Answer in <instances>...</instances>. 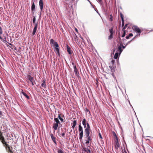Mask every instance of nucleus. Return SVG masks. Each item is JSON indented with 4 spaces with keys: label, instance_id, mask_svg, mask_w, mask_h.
<instances>
[{
    "label": "nucleus",
    "instance_id": "nucleus-1",
    "mask_svg": "<svg viewBox=\"0 0 153 153\" xmlns=\"http://www.w3.org/2000/svg\"><path fill=\"white\" fill-rule=\"evenodd\" d=\"M87 127L86 126V128H85V133H88L91 132L90 125L88 123H87Z\"/></svg>",
    "mask_w": 153,
    "mask_h": 153
},
{
    "label": "nucleus",
    "instance_id": "nucleus-2",
    "mask_svg": "<svg viewBox=\"0 0 153 153\" xmlns=\"http://www.w3.org/2000/svg\"><path fill=\"white\" fill-rule=\"evenodd\" d=\"M86 136V138H87V140L91 142L92 140V138L91 137V134L90 135V133H85Z\"/></svg>",
    "mask_w": 153,
    "mask_h": 153
},
{
    "label": "nucleus",
    "instance_id": "nucleus-3",
    "mask_svg": "<svg viewBox=\"0 0 153 153\" xmlns=\"http://www.w3.org/2000/svg\"><path fill=\"white\" fill-rule=\"evenodd\" d=\"M109 31L110 34L108 36V39L109 40H111L113 39V35L114 33V31L113 30V29H109Z\"/></svg>",
    "mask_w": 153,
    "mask_h": 153
},
{
    "label": "nucleus",
    "instance_id": "nucleus-4",
    "mask_svg": "<svg viewBox=\"0 0 153 153\" xmlns=\"http://www.w3.org/2000/svg\"><path fill=\"white\" fill-rule=\"evenodd\" d=\"M0 140L4 146L7 144L4 137L2 135V134H1V135H0Z\"/></svg>",
    "mask_w": 153,
    "mask_h": 153
},
{
    "label": "nucleus",
    "instance_id": "nucleus-5",
    "mask_svg": "<svg viewBox=\"0 0 153 153\" xmlns=\"http://www.w3.org/2000/svg\"><path fill=\"white\" fill-rule=\"evenodd\" d=\"M0 140L4 146L7 144L4 137L2 135V134H1V135H0Z\"/></svg>",
    "mask_w": 153,
    "mask_h": 153
},
{
    "label": "nucleus",
    "instance_id": "nucleus-6",
    "mask_svg": "<svg viewBox=\"0 0 153 153\" xmlns=\"http://www.w3.org/2000/svg\"><path fill=\"white\" fill-rule=\"evenodd\" d=\"M0 140L4 146L7 144L4 137L2 135V134H1V135H0Z\"/></svg>",
    "mask_w": 153,
    "mask_h": 153
},
{
    "label": "nucleus",
    "instance_id": "nucleus-7",
    "mask_svg": "<svg viewBox=\"0 0 153 153\" xmlns=\"http://www.w3.org/2000/svg\"><path fill=\"white\" fill-rule=\"evenodd\" d=\"M0 140L4 146L7 144L4 137L2 135V134H1V135H0Z\"/></svg>",
    "mask_w": 153,
    "mask_h": 153
},
{
    "label": "nucleus",
    "instance_id": "nucleus-8",
    "mask_svg": "<svg viewBox=\"0 0 153 153\" xmlns=\"http://www.w3.org/2000/svg\"><path fill=\"white\" fill-rule=\"evenodd\" d=\"M121 33H123L121 35L120 33H119V35H118V38L120 40H121L120 37H124L126 35V31L124 30V29H122L121 32Z\"/></svg>",
    "mask_w": 153,
    "mask_h": 153
},
{
    "label": "nucleus",
    "instance_id": "nucleus-9",
    "mask_svg": "<svg viewBox=\"0 0 153 153\" xmlns=\"http://www.w3.org/2000/svg\"><path fill=\"white\" fill-rule=\"evenodd\" d=\"M121 33H123L121 35L120 33H119V35H118V38L120 40H121L120 37H124L126 35V31L124 30V29H122L121 32Z\"/></svg>",
    "mask_w": 153,
    "mask_h": 153
},
{
    "label": "nucleus",
    "instance_id": "nucleus-10",
    "mask_svg": "<svg viewBox=\"0 0 153 153\" xmlns=\"http://www.w3.org/2000/svg\"><path fill=\"white\" fill-rule=\"evenodd\" d=\"M115 146L116 149H118L120 147V144L119 143L118 139H114Z\"/></svg>",
    "mask_w": 153,
    "mask_h": 153
},
{
    "label": "nucleus",
    "instance_id": "nucleus-11",
    "mask_svg": "<svg viewBox=\"0 0 153 153\" xmlns=\"http://www.w3.org/2000/svg\"><path fill=\"white\" fill-rule=\"evenodd\" d=\"M59 47H56L54 48V50L55 52L56 53V54L57 56H60V53L59 52V49L58 48Z\"/></svg>",
    "mask_w": 153,
    "mask_h": 153
},
{
    "label": "nucleus",
    "instance_id": "nucleus-12",
    "mask_svg": "<svg viewBox=\"0 0 153 153\" xmlns=\"http://www.w3.org/2000/svg\"><path fill=\"white\" fill-rule=\"evenodd\" d=\"M31 10L33 13V14L35 11V6L34 1L32 3Z\"/></svg>",
    "mask_w": 153,
    "mask_h": 153
},
{
    "label": "nucleus",
    "instance_id": "nucleus-13",
    "mask_svg": "<svg viewBox=\"0 0 153 153\" xmlns=\"http://www.w3.org/2000/svg\"><path fill=\"white\" fill-rule=\"evenodd\" d=\"M74 72L76 76H79V74L78 71L77 70L76 67L75 65L74 66Z\"/></svg>",
    "mask_w": 153,
    "mask_h": 153
},
{
    "label": "nucleus",
    "instance_id": "nucleus-14",
    "mask_svg": "<svg viewBox=\"0 0 153 153\" xmlns=\"http://www.w3.org/2000/svg\"><path fill=\"white\" fill-rule=\"evenodd\" d=\"M39 5L40 9L41 10H42L43 8V5L42 0H40L39 1Z\"/></svg>",
    "mask_w": 153,
    "mask_h": 153
},
{
    "label": "nucleus",
    "instance_id": "nucleus-15",
    "mask_svg": "<svg viewBox=\"0 0 153 153\" xmlns=\"http://www.w3.org/2000/svg\"><path fill=\"white\" fill-rule=\"evenodd\" d=\"M87 123H88L86 121V120L84 118L82 121V124L84 126V128H86V126L87 125Z\"/></svg>",
    "mask_w": 153,
    "mask_h": 153
},
{
    "label": "nucleus",
    "instance_id": "nucleus-16",
    "mask_svg": "<svg viewBox=\"0 0 153 153\" xmlns=\"http://www.w3.org/2000/svg\"><path fill=\"white\" fill-rule=\"evenodd\" d=\"M42 87L45 88L46 87V85L45 82V80L44 79L42 82V83L41 85Z\"/></svg>",
    "mask_w": 153,
    "mask_h": 153
},
{
    "label": "nucleus",
    "instance_id": "nucleus-17",
    "mask_svg": "<svg viewBox=\"0 0 153 153\" xmlns=\"http://www.w3.org/2000/svg\"><path fill=\"white\" fill-rule=\"evenodd\" d=\"M27 77L30 82L34 81L33 78L30 75H28Z\"/></svg>",
    "mask_w": 153,
    "mask_h": 153
},
{
    "label": "nucleus",
    "instance_id": "nucleus-18",
    "mask_svg": "<svg viewBox=\"0 0 153 153\" xmlns=\"http://www.w3.org/2000/svg\"><path fill=\"white\" fill-rule=\"evenodd\" d=\"M67 51L68 53L70 55H71L72 54L73 52L71 51V48L69 47L68 45L67 46Z\"/></svg>",
    "mask_w": 153,
    "mask_h": 153
},
{
    "label": "nucleus",
    "instance_id": "nucleus-19",
    "mask_svg": "<svg viewBox=\"0 0 153 153\" xmlns=\"http://www.w3.org/2000/svg\"><path fill=\"white\" fill-rule=\"evenodd\" d=\"M22 91L21 92V93L27 99H29L30 98L25 93L23 90L22 89Z\"/></svg>",
    "mask_w": 153,
    "mask_h": 153
},
{
    "label": "nucleus",
    "instance_id": "nucleus-20",
    "mask_svg": "<svg viewBox=\"0 0 153 153\" xmlns=\"http://www.w3.org/2000/svg\"><path fill=\"white\" fill-rule=\"evenodd\" d=\"M59 124L55 123L53 124V128L55 130H56L57 129V128Z\"/></svg>",
    "mask_w": 153,
    "mask_h": 153
},
{
    "label": "nucleus",
    "instance_id": "nucleus-21",
    "mask_svg": "<svg viewBox=\"0 0 153 153\" xmlns=\"http://www.w3.org/2000/svg\"><path fill=\"white\" fill-rule=\"evenodd\" d=\"M76 121L74 120L73 121V123H72L73 124V125L72 126V128L74 129L75 127V126L76 125Z\"/></svg>",
    "mask_w": 153,
    "mask_h": 153
},
{
    "label": "nucleus",
    "instance_id": "nucleus-22",
    "mask_svg": "<svg viewBox=\"0 0 153 153\" xmlns=\"http://www.w3.org/2000/svg\"><path fill=\"white\" fill-rule=\"evenodd\" d=\"M83 132H80L79 136V138L80 140H82V137H83Z\"/></svg>",
    "mask_w": 153,
    "mask_h": 153
},
{
    "label": "nucleus",
    "instance_id": "nucleus-23",
    "mask_svg": "<svg viewBox=\"0 0 153 153\" xmlns=\"http://www.w3.org/2000/svg\"><path fill=\"white\" fill-rule=\"evenodd\" d=\"M79 132H83V128L80 124L79 126Z\"/></svg>",
    "mask_w": 153,
    "mask_h": 153
},
{
    "label": "nucleus",
    "instance_id": "nucleus-24",
    "mask_svg": "<svg viewBox=\"0 0 153 153\" xmlns=\"http://www.w3.org/2000/svg\"><path fill=\"white\" fill-rule=\"evenodd\" d=\"M54 120L55 122L56 123H57L58 124H59L60 123L58 118L55 117L54 118Z\"/></svg>",
    "mask_w": 153,
    "mask_h": 153
},
{
    "label": "nucleus",
    "instance_id": "nucleus-25",
    "mask_svg": "<svg viewBox=\"0 0 153 153\" xmlns=\"http://www.w3.org/2000/svg\"><path fill=\"white\" fill-rule=\"evenodd\" d=\"M61 114H59L58 116V117L59 119L62 122H64V120L62 118V117L61 116Z\"/></svg>",
    "mask_w": 153,
    "mask_h": 153
},
{
    "label": "nucleus",
    "instance_id": "nucleus-26",
    "mask_svg": "<svg viewBox=\"0 0 153 153\" xmlns=\"http://www.w3.org/2000/svg\"><path fill=\"white\" fill-rule=\"evenodd\" d=\"M133 34L132 33H130L129 34L126 36V39H129L130 37H132Z\"/></svg>",
    "mask_w": 153,
    "mask_h": 153
},
{
    "label": "nucleus",
    "instance_id": "nucleus-27",
    "mask_svg": "<svg viewBox=\"0 0 153 153\" xmlns=\"http://www.w3.org/2000/svg\"><path fill=\"white\" fill-rule=\"evenodd\" d=\"M123 50L122 49L121 46H119L118 48L117 51H119L120 53V54L121 53V52Z\"/></svg>",
    "mask_w": 153,
    "mask_h": 153
},
{
    "label": "nucleus",
    "instance_id": "nucleus-28",
    "mask_svg": "<svg viewBox=\"0 0 153 153\" xmlns=\"http://www.w3.org/2000/svg\"><path fill=\"white\" fill-rule=\"evenodd\" d=\"M115 66L114 65H110L109 68L111 69L112 72H113L114 71V67Z\"/></svg>",
    "mask_w": 153,
    "mask_h": 153
},
{
    "label": "nucleus",
    "instance_id": "nucleus-29",
    "mask_svg": "<svg viewBox=\"0 0 153 153\" xmlns=\"http://www.w3.org/2000/svg\"><path fill=\"white\" fill-rule=\"evenodd\" d=\"M85 151L87 152V153H91V151L90 149L88 148H85L84 149Z\"/></svg>",
    "mask_w": 153,
    "mask_h": 153
},
{
    "label": "nucleus",
    "instance_id": "nucleus-30",
    "mask_svg": "<svg viewBox=\"0 0 153 153\" xmlns=\"http://www.w3.org/2000/svg\"><path fill=\"white\" fill-rule=\"evenodd\" d=\"M4 146H6V149L7 150V151L8 150L10 149V147L9 145H8V144H7L6 145H5Z\"/></svg>",
    "mask_w": 153,
    "mask_h": 153
},
{
    "label": "nucleus",
    "instance_id": "nucleus-31",
    "mask_svg": "<svg viewBox=\"0 0 153 153\" xmlns=\"http://www.w3.org/2000/svg\"><path fill=\"white\" fill-rule=\"evenodd\" d=\"M118 55H119V53L118 52H116V53H115L114 56V58L115 59H117L118 58Z\"/></svg>",
    "mask_w": 153,
    "mask_h": 153
},
{
    "label": "nucleus",
    "instance_id": "nucleus-32",
    "mask_svg": "<svg viewBox=\"0 0 153 153\" xmlns=\"http://www.w3.org/2000/svg\"><path fill=\"white\" fill-rule=\"evenodd\" d=\"M112 133L113 135L114 136V137H115V139H118V137L115 133L114 131H113Z\"/></svg>",
    "mask_w": 153,
    "mask_h": 153
},
{
    "label": "nucleus",
    "instance_id": "nucleus-33",
    "mask_svg": "<svg viewBox=\"0 0 153 153\" xmlns=\"http://www.w3.org/2000/svg\"><path fill=\"white\" fill-rule=\"evenodd\" d=\"M52 44L53 45V46L56 47H59V46L56 42H54V43H52Z\"/></svg>",
    "mask_w": 153,
    "mask_h": 153
},
{
    "label": "nucleus",
    "instance_id": "nucleus-34",
    "mask_svg": "<svg viewBox=\"0 0 153 153\" xmlns=\"http://www.w3.org/2000/svg\"><path fill=\"white\" fill-rule=\"evenodd\" d=\"M52 44L53 45V46L56 47H59V46L56 42H54V43H52Z\"/></svg>",
    "mask_w": 153,
    "mask_h": 153
},
{
    "label": "nucleus",
    "instance_id": "nucleus-35",
    "mask_svg": "<svg viewBox=\"0 0 153 153\" xmlns=\"http://www.w3.org/2000/svg\"><path fill=\"white\" fill-rule=\"evenodd\" d=\"M51 139H52V140H53V142L56 144V138L54 137L51 138Z\"/></svg>",
    "mask_w": 153,
    "mask_h": 153
},
{
    "label": "nucleus",
    "instance_id": "nucleus-36",
    "mask_svg": "<svg viewBox=\"0 0 153 153\" xmlns=\"http://www.w3.org/2000/svg\"><path fill=\"white\" fill-rule=\"evenodd\" d=\"M111 63L112 65H114V66H115V60H112V61H111Z\"/></svg>",
    "mask_w": 153,
    "mask_h": 153
},
{
    "label": "nucleus",
    "instance_id": "nucleus-37",
    "mask_svg": "<svg viewBox=\"0 0 153 153\" xmlns=\"http://www.w3.org/2000/svg\"><path fill=\"white\" fill-rule=\"evenodd\" d=\"M128 25V24H126L124 27L123 29H126V28H127V29H130V28H129V27H127V26Z\"/></svg>",
    "mask_w": 153,
    "mask_h": 153
},
{
    "label": "nucleus",
    "instance_id": "nucleus-38",
    "mask_svg": "<svg viewBox=\"0 0 153 153\" xmlns=\"http://www.w3.org/2000/svg\"><path fill=\"white\" fill-rule=\"evenodd\" d=\"M3 33L2 29H0V39H2V38L1 36V35Z\"/></svg>",
    "mask_w": 153,
    "mask_h": 153
},
{
    "label": "nucleus",
    "instance_id": "nucleus-39",
    "mask_svg": "<svg viewBox=\"0 0 153 153\" xmlns=\"http://www.w3.org/2000/svg\"><path fill=\"white\" fill-rule=\"evenodd\" d=\"M55 41H54V40L53 39H51L50 40V43L51 44H52V43H54V42H55Z\"/></svg>",
    "mask_w": 153,
    "mask_h": 153
},
{
    "label": "nucleus",
    "instance_id": "nucleus-40",
    "mask_svg": "<svg viewBox=\"0 0 153 153\" xmlns=\"http://www.w3.org/2000/svg\"><path fill=\"white\" fill-rule=\"evenodd\" d=\"M65 130L63 132H62L61 134V135L62 137H65Z\"/></svg>",
    "mask_w": 153,
    "mask_h": 153
},
{
    "label": "nucleus",
    "instance_id": "nucleus-41",
    "mask_svg": "<svg viewBox=\"0 0 153 153\" xmlns=\"http://www.w3.org/2000/svg\"><path fill=\"white\" fill-rule=\"evenodd\" d=\"M58 153H64L60 149H59L58 150Z\"/></svg>",
    "mask_w": 153,
    "mask_h": 153
},
{
    "label": "nucleus",
    "instance_id": "nucleus-42",
    "mask_svg": "<svg viewBox=\"0 0 153 153\" xmlns=\"http://www.w3.org/2000/svg\"><path fill=\"white\" fill-rule=\"evenodd\" d=\"M135 31L138 33H141L140 29H135Z\"/></svg>",
    "mask_w": 153,
    "mask_h": 153
},
{
    "label": "nucleus",
    "instance_id": "nucleus-43",
    "mask_svg": "<svg viewBox=\"0 0 153 153\" xmlns=\"http://www.w3.org/2000/svg\"><path fill=\"white\" fill-rule=\"evenodd\" d=\"M132 29H139V28L137 26H133L132 27Z\"/></svg>",
    "mask_w": 153,
    "mask_h": 153
},
{
    "label": "nucleus",
    "instance_id": "nucleus-44",
    "mask_svg": "<svg viewBox=\"0 0 153 153\" xmlns=\"http://www.w3.org/2000/svg\"><path fill=\"white\" fill-rule=\"evenodd\" d=\"M36 29H33V30L32 33L33 35H34L35 34V33L36 32Z\"/></svg>",
    "mask_w": 153,
    "mask_h": 153
},
{
    "label": "nucleus",
    "instance_id": "nucleus-45",
    "mask_svg": "<svg viewBox=\"0 0 153 153\" xmlns=\"http://www.w3.org/2000/svg\"><path fill=\"white\" fill-rule=\"evenodd\" d=\"M35 21H36V18L35 16H33V22L34 24H35Z\"/></svg>",
    "mask_w": 153,
    "mask_h": 153
},
{
    "label": "nucleus",
    "instance_id": "nucleus-46",
    "mask_svg": "<svg viewBox=\"0 0 153 153\" xmlns=\"http://www.w3.org/2000/svg\"><path fill=\"white\" fill-rule=\"evenodd\" d=\"M120 16L122 20H124L123 16L121 13H120Z\"/></svg>",
    "mask_w": 153,
    "mask_h": 153
},
{
    "label": "nucleus",
    "instance_id": "nucleus-47",
    "mask_svg": "<svg viewBox=\"0 0 153 153\" xmlns=\"http://www.w3.org/2000/svg\"><path fill=\"white\" fill-rule=\"evenodd\" d=\"M135 37H134V38H133L130 41H129L126 44V45H127L130 42H131V41L133 40L135 38Z\"/></svg>",
    "mask_w": 153,
    "mask_h": 153
},
{
    "label": "nucleus",
    "instance_id": "nucleus-48",
    "mask_svg": "<svg viewBox=\"0 0 153 153\" xmlns=\"http://www.w3.org/2000/svg\"><path fill=\"white\" fill-rule=\"evenodd\" d=\"M86 142H85V144L87 145H88L90 142V141L87 140H85Z\"/></svg>",
    "mask_w": 153,
    "mask_h": 153
},
{
    "label": "nucleus",
    "instance_id": "nucleus-49",
    "mask_svg": "<svg viewBox=\"0 0 153 153\" xmlns=\"http://www.w3.org/2000/svg\"><path fill=\"white\" fill-rule=\"evenodd\" d=\"M124 20H122V26L123 27V26L124 25Z\"/></svg>",
    "mask_w": 153,
    "mask_h": 153
},
{
    "label": "nucleus",
    "instance_id": "nucleus-50",
    "mask_svg": "<svg viewBox=\"0 0 153 153\" xmlns=\"http://www.w3.org/2000/svg\"><path fill=\"white\" fill-rule=\"evenodd\" d=\"M113 20V17L111 15H110V21H112Z\"/></svg>",
    "mask_w": 153,
    "mask_h": 153
},
{
    "label": "nucleus",
    "instance_id": "nucleus-51",
    "mask_svg": "<svg viewBox=\"0 0 153 153\" xmlns=\"http://www.w3.org/2000/svg\"><path fill=\"white\" fill-rule=\"evenodd\" d=\"M9 153H12L13 152L12 149H10L7 151Z\"/></svg>",
    "mask_w": 153,
    "mask_h": 153
},
{
    "label": "nucleus",
    "instance_id": "nucleus-52",
    "mask_svg": "<svg viewBox=\"0 0 153 153\" xmlns=\"http://www.w3.org/2000/svg\"><path fill=\"white\" fill-rule=\"evenodd\" d=\"M126 41V39H123V44H124Z\"/></svg>",
    "mask_w": 153,
    "mask_h": 153
},
{
    "label": "nucleus",
    "instance_id": "nucleus-53",
    "mask_svg": "<svg viewBox=\"0 0 153 153\" xmlns=\"http://www.w3.org/2000/svg\"><path fill=\"white\" fill-rule=\"evenodd\" d=\"M34 24L35 25L33 29H37V24L35 23Z\"/></svg>",
    "mask_w": 153,
    "mask_h": 153
},
{
    "label": "nucleus",
    "instance_id": "nucleus-54",
    "mask_svg": "<svg viewBox=\"0 0 153 153\" xmlns=\"http://www.w3.org/2000/svg\"><path fill=\"white\" fill-rule=\"evenodd\" d=\"M97 1L100 4H102V0H97Z\"/></svg>",
    "mask_w": 153,
    "mask_h": 153
},
{
    "label": "nucleus",
    "instance_id": "nucleus-55",
    "mask_svg": "<svg viewBox=\"0 0 153 153\" xmlns=\"http://www.w3.org/2000/svg\"><path fill=\"white\" fill-rule=\"evenodd\" d=\"M121 44H120V45H121L122 47L123 48H125V46H124L123 45V44H122V42L121 41Z\"/></svg>",
    "mask_w": 153,
    "mask_h": 153
},
{
    "label": "nucleus",
    "instance_id": "nucleus-56",
    "mask_svg": "<svg viewBox=\"0 0 153 153\" xmlns=\"http://www.w3.org/2000/svg\"><path fill=\"white\" fill-rule=\"evenodd\" d=\"M50 136H51V138H52V137H54V136H53V135L52 134H50Z\"/></svg>",
    "mask_w": 153,
    "mask_h": 153
},
{
    "label": "nucleus",
    "instance_id": "nucleus-57",
    "mask_svg": "<svg viewBox=\"0 0 153 153\" xmlns=\"http://www.w3.org/2000/svg\"><path fill=\"white\" fill-rule=\"evenodd\" d=\"M99 136L100 138L102 139V137L100 133H99Z\"/></svg>",
    "mask_w": 153,
    "mask_h": 153
},
{
    "label": "nucleus",
    "instance_id": "nucleus-58",
    "mask_svg": "<svg viewBox=\"0 0 153 153\" xmlns=\"http://www.w3.org/2000/svg\"><path fill=\"white\" fill-rule=\"evenodd\" d=\"M34 81H33L31 82L32 85L33 86L34 85Z\"/></svg>",
    "mask_w": 153,
    "mask_h": 153
},
{
    "label": "nucleus",
    "instance_id": "nucleus-59",
    "mask_svg": "<svg viewBox=\"0 0 153 153\" xmlns=\"http://www.w3.org/2000/svg\"><path fill=\"white\" fill-rule=\"evenodd\" d=\"M13 49H14L15 50H17L16 48V47L15 46H13Z\"/></svg>",
    "mask_w": 153,
    "mask_h": 153
},
{
    "label": "nucleus",
    "instance_id": "nucleus-60",
    "mask_svg": "<svg viewBox=\"0 0 153 153\" xmlns=\"http://www.w3.org/2000/svg\"><path fill=\"white\" fill-rule=\"evenodd\" d=\"M6 42H7L10 45H11V46H12V44H11V43H9L7 41H5Z\"/></svg>",
    "mask_w": 153,
    "mask_h": 153
},
{
    "label": "nucleus",
    "instance_id": "nucleus-61",
    "mask_svg": "<svg viewBox=\"0 0 153 153\" xmlns=\"http://www.w3.org/2000/svg\"><path fill=\"white\" fill-rule=\"evenodd\" d=\"M10 48L12 49H13V45L12 46H10Z\"/></svg>",
    "mask_w": 153,
    "mask_h": 153
},
{
    "label": "nucleus",
    "instance_id": "nucleus-62",
    "mask_svg": "<svg viewBox=\"0 0 153 153\" xmlns=\"http://www.w3.org/2000/svg\"><path fill=\"white\" fill-rule=\"evenodd\" d=\"M1 134H2V133L1 132V131L0 130V135H1Z\"/></svg>",
    "mask_w": 153,
    "mask_h": 153
},
{
    "label": "nucleus",
    "instance_id": "nucleus-63",
    "mask_svg": "<svg viewBox=\"0 0 153 153\" xmlns=\"http://www.w3.org/2000/svg\"><path fill=\"white\" fill-rule=\"evenodd\" d=\"M75 31L76 32H77V33H78V29H75Z\"/></svg>",
    "mask_w": 153,
    "mask_h": 153
},
{
    "label": "nucleus",
    "instance_id": "nucleus-64",
    "mask_svg": "<svg viewBox=\"0 0 153 153\" xmlns=\"http://www.w3.org/2000/svg\"><path fill=\"white\" fill-rule=\"evenodd\" d=\"M86 111H89V110H88V109H86Z\"/></svg>",
    "mask_w": 153,
    "mask_h": 153
}]
</instances>
